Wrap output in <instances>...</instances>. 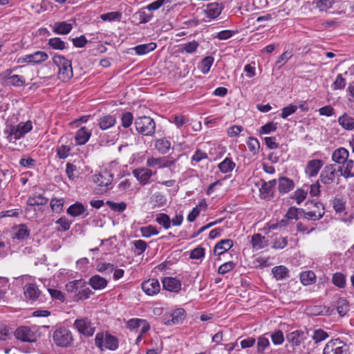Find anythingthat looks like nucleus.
<instances>
[{
    "label": "nucleus",
    "mask_w": 354,
    "mask_h": 354,
    "mask_svg": "<svg viewBox=\"0 0 354 354\" xmlns=\"http://www.w3.org/2000/svg\"><path fill=\"white\" fill-rule=\"evenodd\" d=\"M53 62L58 67V78L62 82L69 81L73 75L71 62L62 55H55Z\"/></svg>",
    "instance_id": "nucleus-1"
},
{
    "label": "nucleus",
    "mask_w": 354,
    "mask_h": 354,
    "mask_svg": "<svg viewBox=\"0 0 354 354\" xmlns=\"http://www.w3.org/2000/svg\"><path fill=\"white\" fill-rule=\"evenodd\" d=\"M134 126L138 133L143 136L152 137L156 132V122L149 116L136 118Z\"/></svg>",
    "instance_id": "nucleus-2"
},
{
    "label": "nucleus",
    "mask_w": 354,
    "mask_h": 354,
    "mask_svg": "<svg viewBox=\"0 0 354 354\" xmlns=\"http://www.w3.org/2000/svg\"><path fill=\"white\" fill-rule=\"evenodd\" d=\"M15 338L23 342H35L40 337V333L35 327L21 326L18 327L15 333Z\"/></svg>",
    "instance_id": "nucleus-3"
},
{
    "label": "nucleus",
    "mask_w": 354,
    "mask_h": 354,
    "mask_svg": "<svg viewBox=\"0 0 354 354\" xmlns=\"http://www.w3.org/2000/svg\"><path fill=\"white\" fill-rule=\"evenodd\" d=\"M32 129V122L28 120L26 122H19L16 126H10L9 129L5 130L4 133L8 134V140L12 141L19 140Z\"/></svg>",
    "instance_id": "nucleus-4"
},
{
    "label": "nucleus",
    "mask_w": 354,
    "mask_h": 354,
    "mask_svg": "<svg viewBox=\"0 0 354 354\" xmlns=\"http://www.w3.org/2000/svg\"><path fill=\"white\" fill-rule=\"evenodd\" d=\"M95 344L97 347L100 350H103L104 348L115 351L118 348V340L113 335L109 333H98L95 335Z\"/></svg>",
    "instance_id": "nucleus-5"
},
{
    "label": "nucleus",
    "mask_w": 354,
    "mask_h": 354,
    "mask_svg": "<svg viewBox=\"0 0 354 354\" xmlns=\"http://www.w3.org/2000/svg\"><path fill=\"white\" fill-rule=\"evenodd\" d=\"M306 205H308V209L317 207L318 210H310L306 212L301 209V214L304 218L308 221H315L321 219L324 216L325 214L324 206L322 203L313 200L307 201Z\"/></svg>",
    "instance_id": "nucleus-6"
},
{
    "label": "nucleus",
    "mask_w": 354,
    "mask_h": 354,
    "mask_svg": "<svg viewBox=\"0 0 354 354\" xmlns=\"http://www.w3.org/2000/svg\"><path fill=\"white\" fill-rule=\"evenodd\" d=\"M53 339L57 346L62 347L69 346L73 339L71 332L64 327L56 330L53 333Z\"/></svg>",
    "instance_id": "nucleus-7"
},
{
    "label": "nucleus",
    "mask_w": 354,
    "mask_h": 354,
    "mask_svg": "<svg viewBox=\"0 0 354 354\" xmlns=\"http://www.w3.org/2000/svg\"><path fill=\"white\" fill-rule=\"evenodd\" d=\"M323 354H348V346L339 339H331L326 344Z\"/></svg>",
    "instance_id": "nucleus-8"
},
{
    "label": "nucleus",
    "mask_w": 354,
    "mask_h": 354,
    "mask_svg": "<svg viewBox=\"0 0 354 354\" xmlns=\"http://www.w3.org/2000/svg\"><path fill=\"white\" fill-rule=\"evenodd\" d=\"M73 326L80 334L86 337L93 336L95 331V327L88 317L77 319Z\"/></svg>",
    "instance_id": "nucleus-9"
},
{
    "label": "nucleus",
    "mask_w": 354,
    "mask_h": 354,
    "mask_svg": "<svg viewBox=\"0 0 354 354\" xmlns=\"http://www.w3.org/2000/svg\"><path fill=\"white\" fill-rule=\"evenodd\" d=\"M73 147V142L71 141L68 142L66 137L62 136L56 148L57 156L59 159L67 158L71 154Z\"/></svg>",
    "instance_id": "nucleus-10"
},
{
    "label": "nucleus",
    "mask_w": 354,
    "mask_h": 354,
    "mask_svg": "<svg viewBox=\"0 0 354 354\" xmlns=\"http://www.w3.org/2000/svg\"><path fill=\"white\" fill-rule=\"evenodd\" d=\"M337 172L338 171L335 169L334 165H327L322 171L319 176V180L325 185L331 184L335 181V179L337 176Z\"/></svg>",
    "instance_id": "nucleus-11"
},
{
    "label": "nucleus",
    "mask_w": 354,
    "mask_h": 354,
    "mask_svg": "<svg viewBox=\"0 0 354 354\" xmlns=\"http://www.w3.org/2000/svg\"><path fill=\"white\" fill-rule=\"evenodd\" d=\"M263 183L259 188L260 197L264 200H270L274 197V189L277 184L275 179L268 182L262 180Z\"/></svg>",
    "instance_id": "nucleus-12"
},
{
    "label": "nucleus",
    "mask_w": 354,
    "mask_h": 354,
    "mask_svg": "<svg viewBox=\"0 0 354 354\" xmlns=\"http://www.w3.org/2000/svg\"><path fill=\"white\" fill-rule=\"evenodd\" d=\"M175 164V160H170L168 157L154 158L150 157L147 160V167H153L157 166L158 168L170 167Z\"/></svg>",
    "instance_id": "nucleus-13"
},
{
    "label": "nucleus",
    "mask_w": 354,
    "mask_h": 354,
    "mask_svg": "<svg viewBox=\"0 0 354 354\" xmlns=\"http://www.w3.org/2000/svg\"><path fill=\"white\" fill-rule=\"evenodd\" d=\"M132 174L142 185L150 183V179L153 176V171L146 167L137 168L133 170Z\"/></svg>",
    "instance_id": "nucleus-14"
},
{
    "label": "nucleus",
    "mask_w": 354,
    "mask_h": 354,
    "mask_svg": "<svg viewBox=\"0 0 354 354\" xmlns=\"http://www.w3.org/2000/svg\"><path fill=\"white\" fill-rule=\"evenodd\" d=\"M142 290L149 296H153L159 292L160 285L158 279H149L142 283Z\"/></svg>",
    "instance_id": "nucleus-15"
},
{
    "label": "nucleus",
    "mask_w": 354,
    "mask_h": 354,
    "mask_svg": "<svg viewBox=\"0 0 354 354\" xmlns=\"http://www.w3.org/2000/svg\"><path fill=\"white\" fill-rule=\"evenodd\" d=\"M113 178V174L107 169H104L93 176V182L100 187H108L112 183Z\"/></svg>",
    "instance_id": "nucleus-16"
},
{
    "label": "nucleus",
    "mask_w": 354,
    "mask_h": 354,
    "mask_svg": "<svg viewBox=\"0 0 354 354\" xmlns=\"http://www.w3.org/2000/svg\"><path fill=\"white\" fill-rule=\"evenodd\" d=\"M286 339L292 346H299L307 339V333L303 330H295L286 335Z\"/></svg>",
    "instance_id": "nucleus-17"
},
{
    "label": "nucleus",
    "mask_w": 354,
    "mask_h": 354,
    "mask_svg": "<svg viewBox=\"0 0 354 354\" xmlns=\"http://www.w3.org/2000/svg\"><path fill=\"white\" fill-rule=\"evenodd\" d=\"M162 283L163 288L169 292H178L181 289L180 281L174 277H164Z\"/></svg>",
    "instance_id": "nucleus-18"
},
{
    "label": "nucleus",
    "mask_w": 354,
    "mask_h": 354,
    "mask_svg": "<svg viewBox=\"0 0 354 354\" xmlns=\"http://www.w3.org/2000/svg\"><path fill=\"white\" fill-rule=\"evenodd\" d=\"M333 306L336 308L338 314L343 317L349 310V304L348 301L339 296H335L333 299Z\"/></svg>",
    "instance_id": "nucleus-19"
},
{
    "label": "nucleus",
    "mask_w": 354,
    "mask_h": 354,
    "mask_svg": "<svg viewBox=\"0 0 354 354\" xmlns=\"http://www.w3.org/2000/svg\"><path fill=\"white\" fill-rule=\"evenodd\" d=\"M323 164V161L319 159L310 160L305 169L306 174L310 177L316 176L322 167Z\"/></svg>",
    "instance_id": "nucleus-20"
},
{
    "label": "nucleus",
    "mask_w": 354,
    "mask_h": 354,
    "mask_svg": "<svg viewBox=\"0 0 354 354\" xmlns=\"http://www.w3.org/2000/svg\"><path fill=\"white\" fill-rule=\"evenodd\" d=\"M52 30L57 35H67L73 29V24L67 21H57L51 26Z\"/></svg>",
    "instance_id": "nucleus-21"
},
{
    "label": "nucleus",
    "mask_w": 354,
    "mask_h": 354,
    "mask_svg": "<svg viewBox=\"0 0 354 354\" xmlns=\"http://www.w3.org/2000/svg\"><path fill=\"white\" fill-rule=\"evenodd\" d=\"M349 156L348 151L344 147L336 149L332 153V160L339 165H343L346 162Z\"/></svg>",
    "instance_id": "nucleus-22"
},
{
    "label": "nucleus",
    "mask_w": 354,
    "mask_h": 354,
    "mask_svg": "<svg viewBox=\"0 0 354 354\" xmlns=\"http://www.w3.org/2000/svg\"><path fill=\"white\" fill-rule=\"evenodd\" d=\"M250 243L254 250H258L268 246L269 241L266 236L257 233L252 236Z\"/></svg>",
    "instance_id": "nucleus-23"
},
{
    "label": "nucleus",
    "mask_w": 354,
    "mask_h": 354,
    "mask_svg": "<svg viewBox=\"0 0 354 354\" xmlns=\"http://www.w3.org/2000/svg\"><path fill=\"white\" fill-rule=\"evenodd\" d=\"M234 245V242L232 239H223L218 242L214 248V254L220 256L224 252L231 249Z\"/></svg>",
    "instance_id": "nucleus-24"
},
{
    "label": "nucleus",
    "mask_w": 354,
    "mask_h": 354,
    "mask_svg": "<svg viewBox=\"0 0 354 354\" xmlns=\"http://www.w3.org/2000/svg\"><path fill=\"white\" fill-rule=\"evenodd\" d=\"M278 182V189L280 194H287L292 190L295 187V183L292 180L288 177H279Z\"/></svg>",
    "instance_id": "nucleus-25"
},
{
    "label": "nucleus",
    "mask_w": 354,
    "mask_h": 354,
    "mask_svg": "<svg viewBox=\"0 0 354 354\" xmlns=\"http://www.w3.org/2000/svg\"><path fill=\"white\" fill-rule=\"evenodd\" d=\"M342 166H339L337 171L340 172V175L345 178L354 177V160L347 159Z\"/></svg>",
    "instance_id": "nucleus-26"
},
{
    "label": "nucleus",
    "mask_w": 354,
    "mask_h": 354,
    "mask_svg": "<svg viewBox=\"0 0 354 354\" xmlns=\"http://www.w3.org/2000/svg\"><path fill=\"white\" fill-rule=\"evenodd\" d=\"M116 118L113 115H105L100 117L97 120V125L102 130H106L115 126Z\"/></svg>",
    "instance_id": "nucleus-27"
},
{
    "label": "nucleus",
    "mask_w": 354,
    "mask_h": 354,
    "mask_svg": "<svg viewBox=\"0 0 354 354\" xmlns=\"http://www.w3.org/2000/svg\"><path fill=\"white\" fill-rule=\"evenodd\" d=\"M91 136V131L85 127L78 129L75 136L76 145H82L86 144Z\"/></svg>",
    "instance_id": "nucleus-28"
},
{
    "label": "nucleus",
    "mask_w": 354,
    "mask_h": 354,
    "mask_svg": "<svg viewBox=\"0 0 354 354\" xmlns=\"http://www.w3.org/2000/svg\"><path fill=\"white\" fill-rule=\"evenodd\" d=\"M40 293L39 290L35 283H29L24 288V295L26 298L32 301H36L39 298Z\"/></svg>",
    "instance_id": "nucleus-29"
},
{
    "label": "nucleus",
    "mask_w": 354,
    "mask_h": 354,
    "mask_svg": "<svg viewBox=\"0 0 354 354\" xmlns=\"http://www.w3.org/2000/svg\"><path fill=\"white\" fill-rule=\"evenodd\" d=\"M222 10V6H220L218 3H212L207 6L206 9L204 10V12L206 13L208 18L214 19L220 15Z\"/></svg>",
    "instance_id": "nucleus-30"
},
{
    "label": "nucleus",
    "mask_w": 354,
    "mask_h": 354,
    "mask_svg": "<svg viewBox=\"0 0 354 354\" xmlns=\"http://www.w3.org/2000/svg\"><path fill=\"white\" fill-rule=\"evenodd\" d=\"M48 201V199L46 198L43 194H34L28 198L26 204L28 206L45 205L47 204Z\"/></svg>",
    "instance_id": "nucleus-31"
},
{
    "label": "nucleus",
    "mask_w": 354,
    "mask_h": 354,
    "mask_svg": "<svg viewBox=\"0 0 354 354\" xmlns=\"http://www.w3.org/2000/svg\"><path fill=\"white\" fill-rule=\"evenodd\" d=\"M108 281L107 280L100 276V275H93L89 279L88 284L94 289V290H101L107 286Z\"/></svg>",
    "instance_id": "nucleus-32"
},
{
    "label": "nucleus",
    "mask_w": 354,
    "mask_h": 354,
    "mask_svg": "<svg viewBox=\"0 0 354 354\" xmlns=\"http://www.w3.org/2000/svg\"><path fill=\"white\" fill-rule=\"evenodd\" d=\"M171 319L165 322L166 325L180 323L185 318V311L183 308H177L171 314Z\"/></svg>",
    "instance_id": "nucleus-33"
},
{
    "label": "nucleus",
    "mask_w": 354,
    "mask_h": 354,
    "mask_svg": "<svg viewBox=\"0 0 354 354\" xmlns=\"http://www.w3.org/2000/svg\"><path fill=\"white\" fill-rule=\"evenodd\" d=\"M85 211L84 205L80 202H76L68 207L66 212L71 216L77 217L83 214Z\"/></svg>",
    "instance_id": "nucleus-34"
},
{
    "label": "nucleus",
    "mask_w": 354,
    "mask_h": 354,
    "mask_svg": "<svg viewBox=\"0 0 354 354\" xmlns=\"http://www.w3.org/2000/svg\"><path fill=\"white\" fill-rule=\"evenodd\" d=\"M338 123L346 130L351 131L354 129V118L346 113L339 117Z\"/></svg>",
    "instance_id": "nucleus-35"
},
{
    "label": "nucleus",
    "mask_w": 354,
    "mask_h": 354,
    "mask_svg": "<svg viewBox=\"0 0 354 354\" xmlns=\"http://www.w3.org/2000/svg\"><path fill=\"white\" fill-rule=\"evenodd\" d=\"M30 59V64H39L48 59V54L44 51H36L29 54Z\"/></svg>",
    "instance_id": "nucleus-36"
},
{
    "label": "nucleus",
    "mask_w": 354,
    "mask_h": 354,
    "mask_svg": "<svg viewBox=\"0 0 354 354\" xmlns=\"http://www.w3.org/2000/svg\"><path fill=\"white\" fill-rule=\"evenodd\" d=\"M300 281L304 286L313 284L316 281V275L311 270L302 272L300 274Z\"/></svg>",
    "instance_id": "nucleus-37"
},
{
    "label": "nucleus",
    "mask_w": 354,
    "mask_h": 354,
    "mask_svg": "<svg viewBox=\"0 0 354 354\" xmlns=\"http://www.w3.org/2000/svg\"><path fill=\"white\" fill-rule=\"evenodd\" d=\"M156 44L151 42L145 44L138 45L134 48L136 53L139 55H145L156 48Z\"/></svg>",
    "instance_id": "nucleus-38"
},
{
    "label": "nucleus",
    "mask_w": 354,
    "mask_h": 354,
    "mask_svg": "<svg viewBox=\"0 0 354 354\" xmlns=\"http://www.w3.org/2000/svg\"><path fill=\"white\" fill-rule=\"evenodd\" d=\"M155 147L160 153L165 154L171 147V142L165 138L157 139L155 141Z\"/></svg>",
    "instance_id": "nucleus-39"
},
{
    "label": "nucleus",
    "mask_w": 354,
    "mask_h": 354,
    "mask_svg": "<svg viewBox=\"0 0 354 354\" xmlns=\"http://www.w3.org/2000/svg\"><path fill=\"white\" fill-rule=\"evenodd\" d=\"M235 166V162H233L231 158L227 157L218 164V167L222 173L226 174L232 171L234 169Z\"/></svg>",
    "instance_id": "nucleus-40"
},
{
    "label": "nucleus",
    "mask_w": 354,
    "mask_h": 354,
    "mask_svg": "<svg viewBox=\"0 0 354 354\" xmlns=\"http://www.w3.org/2000/svg\"><path fill=\"white\" fill-rule=\"evenodd\" d=\"M334 3V0H314L312 2L315 8L320 12H326L328 8H332Z\"/></svg>",
    "instance_id": "nucleus-41"
},
{
    "label": "nucleus",
    "mask_w": 354,
    "mask_h": 354,
    "mask_svg": "<svg viewBox=\"0 0 354 354\" xmlns=\"http://www.w3.org/2000/svg\"><path fill=\"white\" fill-rule=\"evenodd\" d=\"M272 272L274 277L277 280H282L283 279H286L288 276V269L283 266H276L273 268Z\"/></svg>",
    "instance_id": "nucleus-42"
},
{
    "label": "nucleus",
    "mask_w": 354,
    "mask_h": 354,
    "mask_svg": "<svg viewBox=\"0 0 354 354\" xmlns=\"http://www.w3.org/2000/svg\"><path fill=\"white\" fill-rule=\"evenodd\" d=\"M270 346V342L268 337L261 335L257 339V354H263L264 351Z\"/></svg>",
    "instance_id": "nucleus-43"
},
{
    "label": "nucleus",
    "mask_w": 354,
    "mask_h": 354,
    "mask_svg": "<svg viewBox=\"0 0 354 354\" xmlns=\"http://www.w3.org/2000/svg\"><path fill=\"white\" fill-rule=\"evenodd\" d=\"M121 12H110L100 15V19L104 21L112 22L114 21H120L122 19Z\"/></svg>",
    "instance_id": "nucleus-44"
},
{
    "label": "nucleus",
    "mask_w": 354,
    "mask_h": 354,
    "mask_svg": "<svg viewBox=\"0 0 354 354\" xmlns=\"http://www.w3.org/2000/svg\"><path fill=\"white\" fill-rule=\"evenodd\" d=\"M48 45L55 50H64L66 48V43L59 37H53L49 39Z\"/></svg>",
    "instance_id": "nucleus-45"
},
{
    "label": "nucleus",
    "mask_w": 354,
    "mask_h": 354,
    "mask_svg": "<svg viewBox=\"0 0 354 354\" xmlns=\"http://www.w3.org/2000/svg\"><path fill=\"white\" fill-rule=\"evenodd\" d=\"M156 221L166 230L171 227V219L166 214L160 213L157 214Z\"/></svg>",
    "instance_id": "nucleus-46"
},
{
    "label": "nucleus",
    "mask_w": 354,
    "mask_h": 354,
    "mask_svg": "<svg viewBox=\"0 0 354 354\" xmlns=\"http://www.w3.org/2000/svg\"><path fill=\"white\" fill-rule=\"evenodd\" d=\"M7 84L14 86H22L25 84V79L18 75H12L6 79Z\"/></svg>",
    "instance_id": "nucleus-47"
},
{
    "label": "nucleus",
    "mask_w": 354,
    "mask_h": 354,
    "mask_svg": "<svg viewBox=\"0 0 354 354\" xmlns=\"http://www.w3.org/2000/svg\"><path fill=\"white\" fill-rule=\"evenodd\" d=\"M248 149L253 154H257L260 149V143L259 140L254 137H249L247 141Z\"/></svg>",
    "instance_id": "nucleus-48"
},
{
    "label": "nucleus",
    "mask_w": 354,
    "mask_h": 354,
    "mask_svg": "<svg viewBox=\"0 0 354 354\" xmlns=\"http://www.w3.org/2000/svg\"><path fill=\"white\" fill-rule=\"evenodd\" d=\"M332 281L335 286L343 288L346 285V277L341 272H336L333 275Z\"/></svg>",
    "instance_id": "nucleus-49"
},
{
    "label": "nucleus",
    "mask_w": 354,
    "mask_h": 354,
    "mask_svg": "<svg viewBox=\"0 0 354 354\" xmlns=\"http://www.w3.org/2000/svg\"><path fill=\"white\" fill-rule=\"evenodd\" d=\"M214 61V59L212 56H207L202 59L201 71L203 74H207L209 73Z\"/></svg>",
    "instance_id": "nucleus-50"
},
{
    "label": "nucleus",
    "mask_w": 354,
    "mask_h": 354,
    "mask_svg": "<svg viewBox=\"0 0 354 354\" xmlns=\"http://www.w3.org/2000/svg\"><path fill=\"white\" fill-rule=\"evenodd\" d=\"M85 284L86 282L83 280H75L68 283L66 288L68 292H77L78 289L84 288Z\"/></svg>",
    "instance_id": "nucleus-51"
},
{
    "label": "nucleus",
    "mask_w": 354,
    "mask_h": 354,
    "mask_svg": "<svg viewBox=\"0 0 354 354\" xmlns=\"http://www.w3.org/2000/svg\"><path fill=\"white\" fill-rule=\"evenodd\" d=\"M30 236V230L25 224L19 225V229L15 233V238L19 240H24Z\"/></svg>",
    "instance_id": "nucleus-52"
},
{
    "label": "nucleus",
    "mask_w": 354,
    "mask_h": 354,
    "mask_svg": "<svg viewBox=\"0 0 354 354\" xmlns=\"http://www.w3.org/2000/svg\"><path fill=\"white\" fill-rule=\"evenodd\" d=\"M64 204V198H52L50 203L53 212L59 213L62 211Z\"/></svg>",
    "instance_id": "nucleus-53"
},
{
    "label": "nucleus",
    "mask_w": 354,
    "mask_h": 354,
    "mask_svg": "<svg viewBox=\"0 0 354 354\" xmlns=\"http://www.w3.org/2000/svg\"><path fill=\"white\" fill-rule=\"evenodd\" d=\"M277 129V123L274 122H269L263 125L259 129V134H269L274 132Z\"/></svg>",
    "instance_id": "nucleus-54"
},
{
    "label": "nucleus",
    "mask_w": 354,
    "mask_h": 354,
    "mask_svg": "<svg viewBox=\"0 0 354 354\" xmlns=\"http://www.w3.org/2000/svg\"><path fill=\"white\" fill-rule=\"evenodd\" d=\"M208 156L207 153L201 149H197L193 156H192V165H195L196 163L201 162L203 160L207 159Z\"/></svg>",
    "instance_id": "nucleus-55"
},
{
    "label": "nucleus",
    "mask_w": 354,
    "mask_h": 354,
    "mask_svg": "<svg viewBox=\"0 0 354 354\" xmlns=\"http://www.w3.org/2000/svg\"><path fill=\"white\" fill-rule=\"evenodd\" d=\"M301 216V209L295 207H290L287 211L285 217L290 219L297 220Z\"/></svg>",
    "instance_id": "nucleus-56"
},
{
    "label": "nucleus",
    "mask_w": 354,
    "mask_h": 354,
    "mask_svg": "<svg viewBox=\"0 0 354 354\" xmlns=\"http://www.w3.org/2000/svg\"><path fill=\"white\" fill-rule=\"evenodd\" d=\"M140 232L142 236L145 238H149L153 235H157L159 233L156 227L153 225H148L141 227Z\"/></svg>",
    "instance_id": "nucleus-57"
},
{
    "label": "nucleus",
    "mask_w": 354,
    "mask_h": 354,
    "mask_svg": "<svg viewBox=\"0 0 354 354\" xmlns=\"http://www.w3.org/2000/svg\"><path fill=\"white\" fill-rule=\"evenodd\" d=\"M133 121V115L131 112L127 111L122 113L121 122L124 128L129 127Z\"/></svg>",
    "instance_id": "nucleus-58"
},
{
    "label": "nucleus",
    "mask_w": 354,
    "mask_h": 354,
    "mask_svg": "<svg viewBox=\"0 0 354 354\" xmlns=\"http://www.w3.org/2000/svg\"><path fill=\"white\" fill-rule=\"evenodd\" d=\"M345 201L342 198H335L333 201V207L337 214H341L345 211Z\"/></svg>",
    "instance_id": "nucleus-59"
},
{
    "label": "nucleus",
    "mask_w": 354,
    "mask_h": 354,
    "mask_svg": "<svg viewBox=\"0 0 354 354\" xmlns=\"http://www.w3.org/2000/svg\"><path fill=\"white\" fill-rule=\"evenodd\" d=\"M328 337V335L326 331L322 329H317L314 330L312 338L315 343H318L326 339Z\"/></svg>",
    "instance_id": "nucleus-60"
},
{
    "label": "nucleus",
    "mask_w": 354,
    "mask_h": 354,
    "mask_svg": "<svg viewBox=\"0 0 354 354\" xmlns=\"http://www.w3.org/2000/svg\"><path fill=\"white\" fill-rule=\"evenodd\" d=\"M199 44L194 40L192 41H189L182 45L183 51L186 52L187 53H193L196 51Z\"/></svg>",
    "instance_id": "nucleus-61"
},
{
    "label": "nucleus",
    "mask_w": 354,
    "mask_h": 354,
    "mask_svg": "<svg viewBox=\"0 0 354 354\" xmlns=\"http://www.w3.org/2000/svg\"><path fill=\"white\" fill-rule=\"evenodd\" d=\"M106 205L113 211L122 212L127 208V204L124 202L115 203L111 201H106Z\"/></svg>",
    "instance_id": "nucleus-62"
},
{
    "label": "nucleus",
    "mask_w": 354,
    "mask_h": 354,
    "mask_svg": "<svg viewBox=\"0 0 354 354\" xmlns=\"http://www.w3.org/2000/svg\"><path fill=\"white\" fill-rule=\"evenodd\" d=\"M307 191L303 189H297L294 193L292 198L295 199L298 205L301 204L306 198Z\"/></svg>",
    "instance_id": "nucleus-63"
},
{
    "label": "nucleus",
    "mask_w": 354,
    "mask_h": 354,
    "mask_svg": "<svg viewBox=\"0 0 354 354\" xmlns=\"http://www.w3.org/2000/svg\"><path fill=\"white\" fill-rule=\"evenodd\" d=\"M55 223L56 224H58L60 227V228H58V230L64 232L68 230L72 223V222L65 216L59 218L58 220L56 221Z\"/></svg>",
    "instance_id": "nucleus-64"
}]
</instances>
